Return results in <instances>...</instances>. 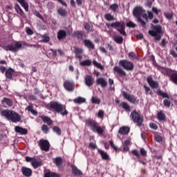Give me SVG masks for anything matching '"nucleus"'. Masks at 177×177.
<instances>
[{"instance_id":"nucleus-1","label":"nucleus","mask_w":177,"mask_h":177,"mask_svg":"<svg viewBox=\"0 0 177 177\" xmlns=\"http://www.w3.org/2000/svg\"><path fill=\"white\" fill-rule=\"evenodd\" d=\"M85 124L94 133H98V135H103L104 133V129L99 124V122L93 119L86 120Z\"/></svg>"},{"instance_id":"nucleus-2","label":"nucleus","mask_w":177,"mask_h":177,"mask_svg":"<svg viewBox=\"0 0 177 177\" xmlns=\"http://www.w3.org/2000/svg\"><path fill=\"white\" fill-rule=\"evenodd\" d=\"M49 108L50 110L61 114V115H62L63 117H64L65 115H68V111H67L66 105L62 104V103H59L58 102L53 101L50 102Z\"/></svg>"},{"instance_id":"nucleus-3","label":"nucleus","mask_w":177,"mask_h":177,"mask_svg":"<svg viewBox=\"0 0 177 177\" xmlns=\"http://www.w3.org/2000/svg\"><path fill=\"white\" fill-rule=\"evenodd\" d=\"M0 114L1 117H5L8 121H12V122H20L21 120L20 115L12 110H3Z\"/></svg>"},{"instance_id":"nucleus-4","label":"nucleus","mask_w":177,"mask_h":177,"mask_svg":"<svg viewBox=\"0 0 177 177\" xmlns=\"http://www.w3.org/2000/svg\"><path fill=\"white\" fill-rule=\"evenodd\" d=\"M151 30L148 33L151 37H153L155 41H160L161 39V34H162V27L160 25H151Z\"/></svg>"},{"instance_id":"nucleus-5","label":"nucleus","mask_w":177,"mask_h":177,"mask_svg":"<svg viewBox=\"0 0 177 177\" xmlns=\"http://www.w3.org/2000/svg\"><path fill=\"white\" fill-rule=\"evenodd\" d=\"M22 46L23 45L20 41H15L14 44H11L7 46L6 44H5V43L0 42V47L3 48V49H4V50H6V52H8V51L13 52V53L19 52V50L21 49Z\"/></svg>"},{"instance_id":"nucleus-6","label":"nucleus","mask_w":177,"mask_h":177,"mask_svg":"<svg viewBox=\"0 0 177 177\" xmlns=\"http://www.w3.org/2000/svg\"><path fill=\"white\" fill-rule=\"evenodd\" d=\"M106 26L108 28L112 27V28H116L117 31L123 35L124 37H127V32H125V22L124 21H115L112 24H106Z\"/></svg>"},{"instance_id":"nucleus-7","label":"nucleus","mask_w":177,"mask_h":177,"mask_svg":"<svg viewBox=\"0 0 177 177\" xmlns=\"http://www.w3.org/2000/svg\"><path fill=\"white\" fill-rule=\"evenodd\" d=\"M130 118L135 124H137L138 127H142L144 121L143 116L138 111L133 110L130 114Z\"/></svg>"},{"instance_id":"nucleus-8","label":"nucleus","mask_w":177,"mask_h":177,"mask_svg":"<svg viewBox=\"0 0 177 177\" xmlns=\"http://www.w3.org/2000/svg\"><path fill=\"white\" fill-rule=\"evenodd\" d=\"M26 162H30L34 169H37L39 168V167H42V165H44V163L42 162V161L37 158L35 156L33 158H31L30 156H26Z\"/></svg>"},{"instance_id":"nucleus-9","label":"nucleus","mask_w":177,"mask_h":177,"mask_svg":"<svg viewBox=\"0 0 177 177\" xmlns=\"http://www.w3.org/2000/svg\"><path fill=\"white\" fill-rule=\"evenodd\" d=\"M119 66H121L127 71H133V68H135L133 63L127 59L120 60L119 62Z\"/></svg>"},{"instance_id":"nucleus-10","label":"nucleus","mask_w":177,"mask_h":177,"mask_svg":"<svg viewBox=\"0 0 177 177\" xmlns=\"http://www.w3.org/2000/svg\"><path fill=\"white\" fill-rule=\"evenodd\" d=\"M166 75L169 77V81L177 85V72L176 71L168 69L166 71Z\"/></svg>"},{"instance_id":"nucleus-11","label":"nucleus","mask_w":177,"mask_h":177,"mask_svg":"<svg viewBox=\"0 0 177 177\" xmlns=\"http://www.w3.org/2000/svg\"><path fill=\"white\" fill-rule=\"evenodd\" d=\"M38 145L43 151H49V150H50V143H49L48 140H40L38 142Z\"/></svg>"},{"instance_id":"nucleus-12","label":"nucleus","mask_w":177,"mask_h":177,"mask_svg":"<svg viewBox=\"0 0 177 177\" xmlns=\"http://www.w3.org/2000/svg\"><path fill=\"white\" fill-rule=\"evenodd\" d=\"M122 96L128 100L130 103H133V104H136L138 103L139 100H138V97H135L133 95H131L125 91L122 92Z\"/></svg>"},{"instance_id":"nucleus-13","label":"nucleus","mask_w":177,"mask_h":177,"mask_svg":"<svg viewBox=\"0 0 177 177\" xmlns=\"http://www.w3.org/2000/svg\"><path fill=\"white\" fill-rule=\"evenodd\" d=\"M63 85L64 89L68 92H74V89H75V83L72 80H65Z\"/></svg>"},{"instance_id":"nucleus-14","label":"nucleus","mask_w":177,"mask_h":177,"mask_svg":"<svg viewBox=\"0 0 177 177\" xmlns=\"http://www.w3.org/2000/svg\"><path fill=\"white\" fill-rule=\"evenodd\" d=\"M140 153L138 149H133L131 151V154L137 157V158H140V156H142V157L147 156V151H146L145 148H140Z\"/></svg>"},{"instance_id":"nucleus-15","label":"nucleus","mask_w":177,"mask_h":177,"mask_svg":"<svg viewBox=\"0 0 177 177\" xmlns=\"http://www.w3.org/2000/svg\"><path fill=\"white\" fill-rule=\"evenodd\" d=\"M147 82L149 84V86L152 89H157L160 86L158 82L154 81V80H153V76H151V75H149L147 77Z\"/></svg>"},{"instance_id":"nucleus-16","label":"nucleus","mask_w":177,"mask_h":177,"mask_svg":"<svg viewBox=\"0 0 177 177\" xmlns=\"http://www.w3.org/2000/svg\"><path fill=\"white\" fill-rule=\"evenodd\" d=\"M143 13H145V10L141 6L136 7L133 11V15L136 19H140Z\"/></svg>"},{"instance_id":"nucleus-17","label":"nucleus","mask_w":177,"mask_h":177,"mask_svg":"<svg viewBox=\"0 0 177 177\" xmlns=\"http://www.w3.org/2000/svg\"><path fill=\"white\" fill-rule=\"evenodd\" d=\"M21 171L24 176L30 177L32 175V170L28 167H22Z\"/></svg>"},{"instance_id":"nucleus-18","label":"nucleus","mask_w":177,"mask_h":177,"mask_svg":"<svg viewBox=\"0 0 177 177\" xmlns=\"http://www.w3.org/2000/svg\"><path fill=\"white\" fill-rule=\"evenodd\" d=\"M16 73V71L12 68H9L6 71L5 75L8 80H13V75Z\"/></svg>"},{"instance_id":"nucleus-19","label":"nucleus","mask_w":177,"mask_h":177,"mask_svg":"<svg viewBox=\"0 0 177 177\" xmlns=\"http://www.w3.org/2000/svg\"><path fill=\"white\" fill-rule=\"evenodd\" d=\"M39 118L42 120L44 124H47V125H48L49 127L53 124V121L52 120V119L45 115H40Z\"/></svg>"},{"instance_id":"nucleus-20","label":"nucleus","mask_w":177,"mask_h":177,"mask_svg":"<svg viewBox=\"0 0 177 177\" xmlns=\"http://www.w3.org/2000/svg\"><path fill=\"white\" fill-rule=\"evenodd\" d=\"M97 85H100L102 88H106L107 86V80L104 77H99L96 80Z\"/></svg>"},{"instance_id":"nucleus-21","label":"nucleus","mask_w":177,"mask_h":177,"mask_svg":"<svg viewBox=\"0 0 177 177\" xmlns=\"http://www.w3.org/2000/svg\"><path fill=\"white\" fill-rule=\"evenodd\" d=\"M131 131V128L129 127L123 126L120 128L118 131V133L120 135H128V133Z\"/></svg>"},{"instance_id":"nucleus-22","label":"nucleus","mask_w":177,"mask_h":177,"mask_svg":"<svg viewBox=\"0 0 177 177\" xmlns=\"http://www.w3.org/2000/svg\"><path fill=\"white\" fill-rule=\"evenodd\" d=\"M71 168L72 169V174L75 176H80L82 175V171H81V170H80L77 166L71 165Z\"/></svg>"},{"instance_id":"nucleus-23","label":"nucleus","mask_w":177,"mask_h":177,"mask_svg":"<svg viewBox=\"0 0 177 177\" xmlns=\"http://www.w3.org/2000/svg\"><path fill=\"white\" fill-rule=\"evenodd\" d=\"M95 82V79L91 75H87L85 77V84L87 86H92Z\"/></svg>"},{"instance_id":"nucleus-24","label":"nucleus","mask_w":177,"mask_h":177,"mask_svg":"<svg viewBox=\"0 0 177 177\" xmlns=\"http://www.w3.org/2000/svg\"><path fill=\"white\" fill-rule=\"evenodd\" d=\"M15 131L17 132V133H20V135H27V133H28L27 129L20 127L19 126H16Z\"/></svg>"},{"instance_id":"nucleus-25","label":"nucleus","mask_w":177,"mask_h":177,"mask_svg":"<svg viewBox=\"0 0 177 177\" xmlns=\"http://www.w3.org/2000/svg\"><path fill=\"white\" fill-rule=\"evenodd\" d=\"M113 71L115 73H117L120 75V77H127V73L125 71L121 69L119 66H115L113 68Z\"/></svg>"},{"instance_id":"nucleus-26","label":"nucleus","mask_w":177,"mask_h":177,"mask_svg":"<svg viewBox=\"0 0 177 177\" xmlns=\"http://www.w3.org/2000/svg\"><path fill=\"white\" fill-rule=\"evenodd\" d=\"M97 152L99 153V154H100L102 160H104L105 161H109L110 156H109V154L106 152H104V151H103L100 149H97Z\"/></svg>"},{"instance_id":"nucleus-27","label":"nucleus","mask_w":177,"mask_h":177,"mask_svg":"<svg viewBox=\"0 0 177 177\" xmlns=\"http://www.w3.org/2000/svg\"><path fill=\"white\" fill-rule=\"evenodd\" d=\"M74 48V52L76 55L77 59H82V56L80 55L82 53H84V49L80 48V47H73Z\"/></svg>"},{"instance_id":"nucleus-28","label":"nucleus","mask_w":177,"mask_h":177,"mask_svg":"<svg viewBox=\"0 0 177 177\" xmlns=\"http://www.w3.org/2000/svg\"><path fill=\"white\" fill-rule=\"evenodd\" d=\"M67 37V32L64 30H59L57 32V39L59 41H62V39H64Z\"/></svg>"},{"instance_id":"nucleus-29","label":"nucleus","mask_w":177,"mask_h":177,"mask_svg":"<svg viewBox=\"0 0 177 177\" xmlns=\"http://www.w3.org/2000/svg\"><path fill=\"white\" fill-rule=\"evenodd\" d=\"M157 118L158 121H167V116L165 115V113H164V111H160L157 113Z\"/></svg>"},{"instance_id":"nucleus-30","label":"nucleus","mask_w":177,"mask_h":177,"mask_svg":"<svg viewBox=\"0 0 177 177\" xmlns=\"http://www.w3.org/2000/svg\"><path fill=\"white\" fill-rule=\"evenodd\" d=\"M84 46L88 48V49H95V44L92 43V41L89 39H84Z\"/></svg>"},{"instance_id":"nucleus-31","label":"nucleus","mask_w":177,"mask_h":177,"mask_svg":"<svg viewBox=\"0 0 177 177\" xmlns=\"http://www.w3.org/2000/svg\"><path fill=\"white\" fill-rule=\"evenodd\" d=\"M0 143L1 145H8L9 143V140H8V136L6 134L0 135Z\"/></svg>"},{"instance_id":"nucleus-32","label":"nucleus","mask_w":177,"mask_h":177,"mask_svg":"<svg viewBox=\"0 0 177 177\" xmlns=\"http://www.w3.org/2000/svg\"><path fill=\"white\" fill-rule=\"evenodd\" d=\"M1 103L3 104V103H6L8 107H12L13 106V101L8 97H3L1 100Z\"/></svg>"},{"instance_id":"nucleus-33","label":"nucleus","mask_w":177,"mask_h":177,"mask_svg":"<svg viewBox=\"0 0 177 177\" xmlns=\"http://www.w3.org/2000/svg\"><path fill=\"white\" fill-rule=\"evenodd\" d=\"M44 177H62V175H60V174H57L56 172L48 171L44 174Z\"/></svg>"},{"instance_id":"nucleus-34","label":"nucleus","mask_w":177,"mask_h":177,"mask_svg":"<svg viewBox=\"0 0 177 177\" xmlns=\"http://www.w3.org/2000/svg\"><path fill=\"white\" fill-rule=\"evenodd\" d=\"M80 65L82 66V67H89L92 66V61H91V59H85L80 62Z\"/></svg>"},{"instance_id":"nucleus-35","label":"nucleus","mask_w":177,"mask_h":177,"mask_svg":"<svg viewBox=\"0 0 177 177\" xmlns=\"http://www.w3.org/2000/svg\"><path fill=\"white\" fill-rule=\"evenodd\" d=\"M73 102L77 104H82V103H85V102H86V99L82 97H77L73 100Z\"/></svg>"},{"instance_id":"nucleus-36","label":"nucleus","mask_w":177,"mask_h":177,"mask_svg":"<svg viewBox=\"0 0 177 177\" xmlns=\"http://www.w3.org/2000/svg\"><path fill=\"white\" fill-rule=\"evenodd\" d=\"M53 163L55 164L57 167H60L63 164V159L62 157H57L53 159Z\"/></svg>"},{"instance_id":"nucleus-37","label":"nucleus","mask_w":177,"mask_h":177,"mask_svg":"<svg viewBox=\"0 0 177 177\" xmlns=\"http://www.w3.org/2000/svg\"><path fill=\"white\" fill-rule=\"evenodd\" d=\"M73 37H76L77 39H82L84 38V32L82 31H75L73 33Z\"/></svg>"},{"instance_id":"nucleus-38","label":"nucleus","mask_w":177,"mask_h":177,"mask_svg":"<svg viewBox=\"0 0 177 177\" xmlns=\"http://www.w3.org/2000/svg\"><path fill=\"white\" fill-rule=\"evenodd\" d=\"M120 107L124 109V110H125L126 111H131V106H129V104H128V103L125 102H122L120 103Z\"/></svg>"},{"instance_id":"nucleus-39","label":"nucleus","mask_w":177,"mask_h":177,"mask_svg":"<svg viewBox=\"0 0 177 177\" xmlns=\"http://www.w3.org/2000/svg\"><path fill=\"white\" fill-rule=\"evenodd\" d=\"M15 9L18 15H20V16H24V12L21 9V8H20V6H19L17 3L15 4Z\"/></svg>"},{"instance_id":"nucleus-40","label":"nucleus","mask_w":177,"mask_h":177,"mask_svg":"<svg viewBox=\"0 0 177 177\" xmlns=\"http://www.w3.org/2000/svg\"><path fill=\"white\" fill-rule=\"evenodd\" d=\"M57 13L62 17H66L67 16V11L62 8H58Z\"/></svg>"},{"instance_id":"nucleus-41","label":"nucleus","mask_w":177,"mask_h":177,"mask_svg":"<svg viewBox=\"0 0 177 177\" xmlns=\"http://www.w3.org/2000/svg\"><path fill=\"white\" fill-rule=\"evenodd\" d=\"M129 145H131V141L129 140H125L123 144V150L124 151H129Z\"/></svg>"},{"instance_id":"nucleus-42","label":"nucleus","mask_w":177,"mask_h":177,"mask_svg":"<svg viewBox=\"0 0 177 177\" xmlns=\"http://www.w3.org/2000/svg\"><path fill=\"white\" fill-rule=\"evenodd\" d=\"M53 131L55 132V133L58 135V136H62V129H60L59 127L54 126L53 127Z\"/></svg>"},{"instance_id":"nucleus-43","label":"nucleus","mask_w":177,"mask_h":177,"mask_svg":"<svg viewBox=\"0 0 177 177\" xmlns=\"http://www.w3.org/2000/svg\"><path fill=\"white\" fill-rule=\"evenodd\" d=\"M157 95L162 96L163 98L169 99V95L167 93L162 92L161 90H158Z\"/></svg>"},{"instance_id":"nucleus-44","label":"nucleus","mask_w":177,"mask_h":177,"mask_svg":"<svg viewBox=\"0 0 177 177\" xmlns=\"http://www.w3.org/2000/svg\"><path fill=\"white\" fill-rule=\"evenodd\" d=\"M104 19L108 21H113V20H115V18L114 17V16L111 15V14L110 13L105 14Z\"/></svg>"},{"instance_id":"nucleus-45","label":"nucleus","mask_w":177,"mask_h":177,"mask_svg":"<svg viewBox=\"0 0 177 177\" xmlns=\"http://www.w3.org/2000/svg\"><path fill=\"white\" fill-rule=\"evenodd\" d=\"M114 41L116 44H122V42H124V38L121 36H115Z\"/></svg>"},{"instance_id":"nucleus-46","label":"nucleus","mask_w":177,"mask_h":177,"mask_svg":"<svg viewBox=\"0 0 177 177\" xmlns=\"http://www.w3.org/2000/svg\"><path fill=\"white\" fill-rule=\"evenodd\" d=\"M100 99L97 98V97H92L91 98V103H93V104H100Z\"/></svg>"},{"instance_id":"nucleus-47","label":"nucleus","mask_w":177,"mask_h":177,"mask_svg":"<svg viewBox=\"0 0 177 177\" xmlns=\"http://www.w3.org/2000/svg\"><path fill=\"white\" fill-rule=\"evenodd\" d=\"M41 131L45 134H47L49 133V127H48V125H46V124H43L41 126Z\"/></svg>"},{"instance_id":"nucleus-48","label":"nucleus","mask_w":177,"mask_h":177,"mask_svg":"<svg viewBox=\"0 0 177 177\" xmlns=\"http://www.w3.org/2000/svg\"><path fill=\"white\" fill-rule=\"evenodd\" d=\"M93 64H94V66H95V67H97V68H100V70H104V67L103 66H102L101 64L96 62L95 60H94L93 62Z\"/></svg>"},{"instance_id":"nucleus-49","label":"nucleus","mask_w":177,"mask_h":177,"mask_svg":"<svg viewBox=\"0 0 177 177\" xmlns=\"http://www.w3.org/2000/svg\"><path fill=\"white\" fill-rule=\"evenodd\" d=\"M164 16L167 19V20H172L174 17V13L164 12Z\"/></svg>"},{"instance_id":"nucleus-50","label":"nucleus","mask_w":177,"mask_h":177,"mask_svg":"<svg viewBox=\"0 0 177 177\" xmlns=\"http://www.w3.org/2000/svg\"><path fill=\"white\" fill-rule=\"evenodd\" d=\"M163 104L165 107H171V100H169V98L165 99L163 100Z\"/></svg>"},{"instance_id":"nucleus-51","label":"nucleus","mask_w":177,"mask_h":177,"mask_svg":"<svg viewBox=\"0 0 177 177\" xmlns=\"http://www.w3.org/2000/svg\"><path fill=\"white\" fill-rule=\"evenodd\" d=\"M149 128H151V129H153V131H157L158 129V126L156 123L150 122Z\"/></svg>"},{"instance_id":"nucleus-52","label":"nucleus","mask_w":177,"mask_h":177,"mask_svg":"<svg viewBox=\"0 0 177 177\" xmlns=\"http://www.w3.org/2000/svg\"><path fill=\"white\" fill-rule=\"evenodd\" d=\"M154 138L158 143H161V142H162V137L158 134H156Z\"/></svg>"},{"instance_id":"nucleus-53","label":"nucleus","mask_w":177,"mask_h":177,"mask_svg":"<svg viewBox=\"0 0 177 177\" xmlns=\"http://www.w3.org/2000/svg\"><path fill=\"white\" fill-rule=\"evenodd\" d=\"M110 9L113 10V12H117V9H118V4L113 3L110 6Z\"/></svg>"},{"instance_id":"nucleus-54","label":"nucleus","mask_w":177,"mask_h":177,"mask_svg":"<svg viewBox=\"0 0 177 177\" xmlns=\"http://www.w3.org/2000/svg\"><path fill=\"white\" fill-rule=\"evenodd\" d=\"M41 38H42V42L48 43V42H49V41H50V37H49V36H46L45 35H42Z\"/></svg>"},{"instance_id":"nucleus-55","label":"nucleus","mask_w":177,"mask_h":177,"mask_svg":"<svg viewBox=\"0 0 177 177\" xmlns=\"http://www.w3.org/2000/svg\"><path fill=\"white\" fill-rule=\"evenodd\" d=\"M104 111L100 109L98 111V113H97V118H104Z\"/></svg>"},{"instance_id":"nucleus-56","label":"nucleus","mask_w":177,"mask_h":177,"mask_svg":"<svg viewBox=\"0 0 177 177\" xmlns=\"http://www.w3.org/2000/svg\"><path fill=\"white\" fill-rule=\"evenodd\" d=\"M109 145H110L112 149H113V150H115V151H118V147H115V145H114V142H113V140L109 141Z\"/></svg>"},{"instance_id":"nucleus-57","label":"nucleus","mask_w":177,"mask_h":177,"mask_svg":"<svg viewBox=\"0 0 177 177\" xmlns=\"http://www.w3.org/2000/svg\"><path fill=\"white\" fill-rule=\"evenodd\" d=\"M144 89L146 92V95H147V92H149V95H153V91H151V89H150L149 87H148L147 86L144 85Z\"/></svg>"},{"instance_id":"nucleus-58","label":"nucleus","mask_w":177,"mask_h":177,"mask_svg":"<svg viewBox=\"0 0 177 177\" xmlns=\"http://www.w3.org/2000/svg\"><path fill=\"white\" fill-rule=\"evenodd\" d=\"M127 27H129V28H135V27H136V24H133L132 21H129L127 23Z\"/></svg>"},{"instance_id":"nucleus-59","label":"nucleus","mask_w":177,"mask_h":177,"mask_svg":"<svg viewBox=\"0 0 177 177\" xmlns=\"http://www.w3.org/2000/svg\"><path fill=\"white\" fill-rule=\"evenodd\" d=\"M88 147L90 149H93V150L97 149V146L96 145V143H95V142H90L88 145Z\"/></svg>"},{"instance_id":"nucleus-60","label":"nucleus","mask_w":177,"mask_h":177,"mask_svg":"<svg viewBox=\"0 0 177 177\" xmlns=\"http://www.w3.org/2000/svg\"><path fill=\"white\" fill-rule=\"evenodd\" d=\"M21 6L24 8L26 12H28V3L27 2H24L22 4H21Z\"/></svg>"},{"instance_id":"nucleus-61","label":"nucleus","mask_w":177,"mask_h":177,"mask_svg":"<svg viewBox=\"0 0 177 177\" xmlns=\"http://www.w3.org/2000/svg\"><path fill=\"white\" fill-rule=\"evenodd\" d=\"M137 20L139 23H140L142 27H146V22L142 19V17L137 19Z\"/></svg>"},{"instance_id":"nucleus-62","label":"nucleus","mask_w":177,"mask_h":177,"mask_svg":"<svg viewBox=\"0 0 177 177\" xmlns=\"http://www.w3.org/2000/svg\"><path fill=\"white\" fill-rule=\"evenodd\" d=\"M26 34L28 35H32V34H34V32L32 31V30H31V28H26Z\"/></svg>"},{"instance_id":"nucleus-63","label":"nucleus","mask_w":177,"mask_h":177,"mask_svg":"<svg viewBox=\"0 0 177 177\" xmlns=\"http://www.w3.org/2000/svg\"><path fill=\"white\" fill-rule=\"evenodd\" d=\"M152 11L153 12V13H155V14H156V15H159L160 12H161L160 10H158V8H156V7H153V8H152Z\"/></svg>"},{"instance_id":"nucleus-64","label":"nucleus","mask_w":177,"mask_h":177,"mask_svg":"<svg viewBox=\"0 0 177 177\" xmlns=\"http://www.w3.org/2000/svg\"><path fill=\"white\" fill-rule=\"evenodd\" d=\"M153 17L154 15L151 11H148V19H149V20H153Z\"/></svg>"}]
</instances>
